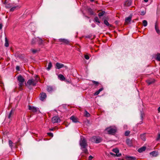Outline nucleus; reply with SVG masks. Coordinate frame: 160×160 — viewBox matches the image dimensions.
Returning <instances> with one entry per match:
<instances>
[{
  "label": "nucleus",
  "instance_id": "nucleus-21",
  "mask_svg": "<svg viewBox=\"0 0 160 160\" xmlns=\"http://www.w3.org/2000/svg\"><path fill=\"white\" fill-rule=\"evenodd\" d=\"M58 77L62 81L64 80L65 79V78L62 74L59 75L58 76Z\"/></svg>",
  "mask_w": 160,
  "mask_h": 160
},
{
  "label": "nucleus",
  "instance_id": "nucleus-9",
  "mask_svg": "<svg viewBox=\"0 0 160 160\" xmlns=\"http://www.w3.org/2000/svg\"><path fill=\"white\" fill-rule=\"evenodd\" d=\"M132 1L131 0H127L124 3V6L125 7H129L131 5Z\"/></svg>",
  "mask_w": 160,
  "mask_h": 160
},
{
  "label": "nucleus",
  "instance_id": "nucleus-42",
  "mask_svg": "<svg viewBox=\"0 0 160 160\" xmlns=\"http://www.w3.org/2000/svg\"><path fill=\"white\" fill-rule=\"evenodd\" d=\"M94 20L95 21L97 22H98L99 23H100V21L99 20V19L97 17H95L94 18Z\"/></svg>",
  "mask_w": 160,
  "mask_h": 160
},
{
  "label": "nucleus",
  "instance_id": "nucleus-41",
  "mask_svg": "<svg viewBox=\"0 0 160 160\" xmlns=\"http://www.w3.org/2000/svg\"><path fill=\"white\" fill-rule=\"evenodd\" d=\"M143 116H144L143 114L142 113H141V115H140V117L141 118L142 121L140 122V124L142 123L143 122L142 120H143Z\"/></svg>",
  "mask_w": 160,
  "mask_h": 160
},
{
  "label": "nucleus",
  "instance_id": "nucleus-37",
  "mask_svg": "<svg viewBox=\"0 0 160 160\" xmlns=\"http://www.w3.org/2000/svg\"><path fill=\"white\" fill-rule=\"evenodd\" d=\"M85 116L87 117H89L90 116V114L86 110L85 111Z\"/></svg>",
  "mask_w": 160,
  "mask_h": 160
},
{
  "label": "nucleus",
  "instance_id": "nucleus-59",
  "mask_svg": "<svg viewBox=\"0 0 160 160\" xmlns=\"http://www.w3.org/2000/svg\"><path fill=\"white\" fill-rule=\"evenodd\" d=\"M68 82H69L68 81Z\"/></svg>",
  "mask_w": 160,
  "mask_h": 160
},
{
  "label": "nucleus",
  "instance_id": "nucleus-12",
  "mask_svg": "<svg viewBox=\"0 0 160 160\" xmlns=\"http://www.w3.org/2000/svg\"><path fill=\"white\" fill-rule=\"evenodd\" d=\"M132 16L131 15L129 16L128 17L126 18L125 19V24H128L132 19Z\"/></svg>",
  "mask_w": 160,
  "mask_h": 160
},
{
  "label": "nucleus",
  "instance_id": "nucleus-33",
  "mask_svg": "<svg viewBox=\"0 0 160 160\" xmlns=\"http://www.w3.org/2000/svg\"><path fill=\"white\" fill-rule=\"evenodd\" d=\"M156 59L158 61H160V54L159 53H158L156 55Z\"/></svg>",
  "mask_w": 160,
  "mask_h": 160
},
{
  "label": "nucleus",
  "instance_id": "nucleus-45",
  "mask_svg": "<svg viewBox=\"0 0 160 160\" xmlns=\"http://www.w3.org/2000/svg\"><path fill=\"white\" fill-rule=\"evenodd\" d=\"M160 139V133H158V137L157 138L156 140L157 141H158Z\"/></svg>",
  "mask_w": 160,
  "mask_h": 160
},
{
  "label": "nucleus",
  "instance_id": "nucleus-55",
  "mask_svg": "<svg viewBox=\"0 0 160 160\" xmlns=\"http://www.w3.org/2000/svg\"><path fill=\"white\" fill-rule=\"evenodd\" d=\"M144 1L145 2H147L148 1V0H144Z\"/></svg>",
  "mask_w": 160,
  "mask_h": 160
},
{
  "label": "nucleus",
  "instance_id": "nucleus-3",
  "mask_svg": "<svg viewBox=\"0 0 160 160\" xmlns=\"http://www.w3.org/2000/svg\"><path fill=\"white\" fill-rule=\"evenodd\" d=\"M18 80L19 82V89L20 90H22V87L23 85V82L25 81V79L22 75H19L18 77Z\"/></svg>",
  "mask_w": 160,
  "mask_h": 160
},
{
  "label": "nucleus",
  "instance_id": "nucleus-25",
  "mask_svg": "<svg viewBox=\"0 0 160 160\" xmlns=\"http://www.w3.org/2000/svg\"><path fill=\"white\" fill-rule=\"evenodd\" d=\"M37 41V39L35 38H33L32 40V41H31V44H32V45L35 44L36 43Z\"/></svg>",
  "mask_w": 160,
  "mask_h": 160
},
{
  "label": "nucleus",
  "instance_id": "nucleus-1",
  "mask_svg": "<svg viewBox=\"0 0 160 160\" xmlns=\"http://www.w3.org/2000/svg\"><path fill=\"white\" fill-rule=\"evenodd\" d=\"M79 144L81 147V149L86 154H88V152L87 149L88 146L87 140L83 137H81L79 141Z\"/></svg>",
  "mask_w": 160,
  "mask_h": 160
},
{
  "label": "nucleus",
  "instance_id": "nucleus-51",
  "mask_svg": "<svg viewBox=\"0 0 160 160\" xmlns=\"http://www.w3.org/2000/svg\"><path fill=\"white\" fill-rule=\"evenodd\" d=\"M3 25L2 23H0V29L1 30L2 29V27Z\"/></svg>",
  "mask_w": 160,
  "mask_h": 160
},
{
  "label": "nucleus",
  "instance_id": "nucleus-31",
  "mask_svg": "<svg viewBox=\"0 0 160 160\" xmlns=\"http://www.w3.org/2000/svg\"><path fill=\"white\" fill-rule=\"evenodd\" d=\"M112 151L116 153V154H118V153L119 152V150L117 148H114L112 150Z\"/></svg>",
  "mask_w": 160,
  "mask_h": 160
},
{
  "label": "nucleus",
  "instance_id": "nucleus-39",
  "mask_svg": "<svg viewBox=\"0 0 160 160\" xmlns=\"http://www.w3.org/2000/svg\"><path fill=\"white\" fill-rule=\"evenodd\" d=\"M13 144V142H12V141L10 140H9V146L10 147V148H12V144Z\"/></svg>",
  "mask_w": 160,
  "mask_h": 160
},
{
  "label": "nucleus",
  "instance_id": "nucleus-4",
  "mask_svg": "<svg viewBox=\"0 0 160 160\" xmlns=\"http://www.w3.org/2000/svg\"><path fill=\"white\" fill-rule=\"evenodd\" d=\"M92 140L93 142L98 143L102 141V139L99 136H94L92 138Z\"/></svg>",
  "mask_w": 160,
  "mask_h": 160
},
{
  "label": "nucleus",
  "instance_id": "nucleus-10",
  "mask_svg": "<svg viewBox=\"0 0 160 160\" xmlns=\"http://www.w3.org/2000/svg\"><path fill=\"white\" fill-rule=\"evenodd\" d=\"M28 107L29 110H31L32 112H35L38 111V109L36 107H31L29 105H28Z\"/></svg>",
  "mask_w": 160,
  "mask_h": 160
},
{
  "label": "nucleus",
  "instance_id": "nucleus-11",
  "mask_svg": "<svg viewBox=\"0 0 160 160\" xmlns=\"http://www.w3.org/2000/svg\"><path fill=\"white\" fill-rule=\"evenodd\" d=\"M70 119L74 123H77L79 122L78 118L74 116H71L70 118Z\"/></svg>",
  "mask_w": 160,
  "mask_h": 160
},
{
  "label": "nucleus",
  "instance_id": "nucleus-53",
  "mask_svg": "<svg viewBox=\"0 0 160 160\" xmlns=\"http://www.w3.org/2000/svg\"><path fill=\"white\" fill-rule=\"evenodd\" d=\"M158 111L159 112H160V106L158 108Z\"/></svg>",
  "mask_w": 160,
  "mask_h": 160
},
{
  "label": "nucleus",
  "instance_id": "nucleus-5",
  "mask_svg": "<svg viewBox=\"0 0 160 160\" xmlns=\"http://www.w3.org/2000/svg\"><path fill=\"white\" fill-rule=\"evenodd\" d=\"M106 130L107 131L108 134L112 135H114L117 131L116 129L112 128H107Z\"/></svg>",
  "mask_w": 160,
  "mask_h": 160
},
{
  "label": "nucleus",
  "instance_id": "nucleus-38",
  "mask_svg": "<svg viewBox=\"0 0 160 160\" xmlns=\"http://www.w3.org/2000/svg\"><path fill=\"white\" fill-rule=\"evenodd\" d=\"M43 40L41 38H39L38 41V43L39 45H42L43 43Z\"/></svg>",
  "mask_w": 160,
  "mask_h": 160
},
{
  "label": "nucleus",
  "instance_id": "nucleus-36",
  "mask_svg": "<svg viewBox=\"0 0 160 160\" xmlns=\"http://www.w3.org/2000/svg\"><path fill=\"white\" fill-rule=\"evenodd\" d=\"M52 67V64L51 62H49L48 67L47 68V69L48 70H49Z\"/></svg>",
  "mask_w": 160,
  "mask_h": 160
},
{
  "label": "nucleus",
  "instance_id": "nucleus-24",
  "mask_svg": "<svg viewBox=\"0 0 160 160\" xmlns=\"http://www.w3.org/2000/svg\"><path fill=\"white\" fill-rule=\"evenodd\" d=\"M20 7H19L18 6H16L13 7L12 8L10 9V11L11 12H13V11L15 10L17 8H19Z\"/></svg>",
  "mask_w": 160,
  "mask_h": 160
},
{
  "label": "nucleus",
  "instance_id": "nucleus-6",
  "mask_svg": "<svg viewBox=\"0 0 160 160\" xmlns=\"http://www.w3.org/2000/svg\"><path fill=\"white\" fill-rule=\"evenodd\" d=\"M58 42H61V43L62 44H64L65 45H69L70 44V42L67 39H64V38H61L59 39L58 40Z\"/></svg>",
  "mask_w": 160,
  "mask_h": 160
},
{
  "label": "nucleus",
  "instance_id": "nucleus-49",
  "mask_svg": "<svg viewBox=\"0 0 160 160\" xmlns=\"http://www.w3.org/2000/svg\"><path fill=\"white\" fill-rule=\"evenodd\" d=\"M16 69L17 71H19L20 70V67L19 66H17L16 67Z\"/></svg>",
  "mask_w": 160,
  "mask_h": 160
},
{
  "label": "nucleus",
  "instance_id": "nucleus-46",
  "mask_svg": "<svg viewBox=\"0 0 160 160\" xmlns=\"http://www.w3.org/2000/svg\"><path fill=\"white\" fill-rule=\"evenodd\" d=\"M47 134L48 136H50V137H53V133H51V132H48V133H47Z\"/></svg>",
  "mask_w": 160,
  "mask_h": 160
},
{
  "label": "nucleus",
  "instance_id": "nucleus-7",
  "mask_svg": "<svg viewBox=\"0 0 160 160\" xmlns=\"http://www.w3.org/2000/svg\"><path fill=\"white\" fill-rule=\"evenodd\" d=\"M52 121L53 123H55L60 122V119L58 116H55L52 118Z\"/></svg>",
  "mask_w": 160,
  "mask_h": 160
},
{
  "label": "nucleus",
  "instance_id": "nucleus-16",
  "mask_svg": "<svg viewBox=\"0 0 160 160\" xmlns=\"http://www.w3.org/2000/svg\"><path fill=\"white\" fill-rule=\"evenodd\" d=\"M146 149V147L145 146H143L139 148L138 151L139 152H142L145 151Z\"/></svg>",
  "mask_w": 160,
  "mask_h": 160
},
{
  "label": "nucleus",
  "instance_id": "nucleus-61",
  "mask_svg": "<svg viewBox=\"0 0 160 160\" xmlns=\"http://www.w3.org/2000/svg\"><path fill=\"white\" fill-rule=\"evenodd\" d=\"M1 20V18H0V20Z\"/></svg>",
  "mask_w": 160,
  "mask_h": 160
},
{
  "label": "nucleus",
  "instance_id": "nucleus-29",
  "mask_svg": "<svg viewBox=\"0 0 160 160\" xmlns=\"http://www.w3.org/2000/svg\"><path fill=\"white\" fill-rule=\"evenodd\" d=\"M92 82L96 86H98L100 84L98 82L94 80L92 81Z\"/></svg>",
  "mask_w": 160,
  "mask_h": 160
},
{
  "label": "nucleus",
  "instance_id": "nucleus-30",
  "mask_svg": "<svg viewBox=\"0 0 160 160\" xmlns=\"http://www.w3.org/2000/svg\"><path fill=\"white\" fill-rule=\"evenodd\" d=\"M140 137L142 139L143 141H145L146 140V138L145 134H141L140 135Z\"/></svg>",
  "mask_w": 160,
  "mask_h": 160
},
{
  "label": "nucleus",
  "instance_id": "nucleus-44",
  "mask_svg": "<svg viewBox=\"0 0 160 160\" xmlns=\"http://www.w3.org/2000/svg\"><path fill=\"white\" fill-rule=\"evenodd\" d=\"M146 13V12L144 11H142L140 13V15H144Z\"/></svg>",
  "mask_w": 160,
  "mask_h": 160
},
{
  "label": "nucleus",
  "instance_id": "nucleus-18",
  "mask_svg": "<svg viewBox=\"0 0 160 160\" xmlns=\"http://www.w3.org/2000/svg\"><path fill=\"white\" fill-rule=\"evenodd\" d=\"M126 159L127 160H135L136 158L134 157L127 156L126 157Z\"/></svg>",
  "mask_w": 160,
  "mask_h": 160
},
{
  "label": "nucleus",
  "instance_id": "nucleus-8",
  "mask_svg": "<svg viewBox=\"0 0 160 160\" xmlns=\"http://www.w3.org/2000/svg\"><path fill=\"white\" fill-rule=\"evenodd\" d=\"M47 95L46 93L42 92L40 94V99L42 101H43L46 98Z\"/></svg>",
  "mask_w": 160,
  "mask_h": 160
},
{
  "label": "nucleus",
  "instance_id": "nucleus-40",
  "mask_svg": "<svg viewBox=\"0 0 160 160\" xmlns=\"http://www.w3.org/2000/svg\"><path fill=\"white\" fill-rule=\"evenodd\" d=\"M142 24L144 27H146L147 25V22L146 20H144L142 22Z\"/></svg>",
  "mask_w": 160,
  "mask_h": 160
},
{
  "label": "nucleus",
  "instance_id": "nucleus-32",
  "mask_svg": "<svg viewBox=\"0 0 160 160\" xmlns=\"http://www.w3.org/2000/svg\"><path fill=\"white\" fill-rule=\"evenodd\" d=\"M31 51H32V52L34 54V53H36L37 52H39V51H40V49H38V50H36V49H31Z\"/></svg>",
  "mask_w": 160,
  "mask_h": 160
},
{
  "label": "nucleus",
  "instance_id": "nucleus-17",
  "mask_svg": "<svg viewBox=\"0 0 160 160\" xmlns=\"http://www.w3.org/2000/svg\"><path fill=\"white\" fill-rule=\"evenodd\" d=\"M127 144L129 146H131L132 145V142L131 140L130 139H127L126 140Z\"/></svg>",
  "mask_w": 160,
  "mask_h": 160
},
{
  "label": "nucleus",
  "instance_id": "nucleus-28",
  "mask_svg": "<svg viewBox=\"0 0 160 160\" xmlns=\"http://www.w3.org/2000/svg\"><path fill=\"white\" fill-rule=\"evenodd\" d=\"M105 12L104 11H102L98 13V16L100 18L101 16H103L105 13Z\"/></svg>",
  "mask_w": 160,
  "mask_h": 160
},
{
  "label": "nucleus",
  "instance_id": "nucleus-22",
  "mask_svg": "<svg viewBox=\"0 0 160 160\" xmlns=\"http://www.w3.org/2000/svg\"><path fill=\"white\" fill-rule=\"evenodd\" d=\"M150 154L151 155H152L153 156H154V157H156L157 155V153L155 151H153L151 152L150 153Z\"/></svg>",
  "mask_w": 160,
  "mask_h": 160
},
{
  "label": "nucleus",
  "instance_id": "nucleus-56",
  "mask_svg": "<svg viewBox=\"0 0 160 160\" xmlns=\"http://www.w3.org/2000/svg\"><path fill=\"white\" fill-rule=\"evenodd\" d=\"M50 130L53 131L54 130L53 128H50Z\"/></svg>",
  "mask_w": 160,
  "mask_h": 160
},
{
  "label": "nucleus",
  "instance_id": "nucleus-57",
  "mask_svg": "<svg viewBox=\"0 0 160 160\" xmlns=\"http://www.w3.org/2000/svg\"><path fill=\"white\" fill-rule=\"evenodd\" d=\"M90 0L92 2H93L94 1V0Z\"/></svg>",
  "mask_w": 160,
  "mask_h": 160
},
{
  "label": "nucleus",
  "instance_id": "nucleus-52",
  "mask_svg": "<svg viewBox=\"0 0 160 160\" xmlns=\"http://www.w3.org/2000/svg\"><path fill=\"white\" fill-rule=\"evenodd\" d=\"M91 37V36L89 35L86 36V38H90Z\"/></svg>",
  "mask_w": 160,
  "mask_h": 160
},
{
  "label": "nucleus",
  "instance_id": "nucleus-2",
  "mask_svg": "<svg viewBox=\"0 0 160 160\" xmlns=\"http://www.w3.org/2000/svg\"><path fill=\"white\" fill-rule=\"evenodd\" d=\"M35 79H29L27 82L26 85L28 86H29L31 85H32L33 86H35L36 85L37 83L39 81L40 78L38 75H36L35 77Z\"/></svg>",
  "mask_w": 160,
  "mask_h": 160
},
{
  "label": "nucleus",
  "instance_id": "nucleus-35",
  "mask_svg": "<svg viewBox=\"0 0 160 160\" xmlns=\"http://www.w3.org/2000/svg\"><path fill=\"white\" fill-rule=\"evenodd\" d=\"M110 155H112V156H116L118 157H120L121 155V153H119V154H115L112 152H110Z\"/></svg>",
  "mask_w": 160,
  "mask_h": 160
},
{
  "label": "nucleus",
  "instance_id": "nucleus-47",
  "mask_svg": "<svg viewBox=\"0 0 160 160\" xmlns=\"http://www.w3.org/2000/svg\"><path fill=\"white\" fill-rule=\"evenodd\" d=\"M84 58L86 59L87 60H88L89 58V56L87 55H85Z\"/></svg>",
  "mask_w": 160,
  "mask_h": 160
},
{
  "label": "nucleus",
  "instance_id": "nucleus-34",
  "mask_svg": "<svg viewBox=\"0 0 160 160\" xmlns=\"http://www.w3.org/2000/svg\"><path fill=\"white\" fill-rule=\"evenodd\" d=\"M146 82L149 85H150L154 82V81H151L150 80H148L146 81Z\"/></svg>",
  "mask_w": 160,
  "mask_h": 160
},
{
  "label": "nucleus",
  "instance_id": "nucleus-54",
  "mask_svg": "<svg viewBox=\"0 0 160 160\" xmlns=\"http://www.w3.org/2000/svg\"><path fill=\"white\" fill-rule=\"evenodd\" d=\"M118 160H125L123 159L122 158H120L118 159Z\"/></svg>",
  "mask_w": 160,
  "mask_h": 160
},
{
  "label": "nucleus",
  "instance_id": "nucleus-26",
  "mask_svg": "<svg viewBox=\"0 0 160 160\" xmlns=\"http://www.w3.org/2000/svg\"><path fill=\"white\" fill-rule=\"evenodd\" d=\"M88 11L91 15H93L94 14V12L91 8H88Z\"/></svg>",
  "mask_w": 160,
  "mask_h": 160
},
{
  "label": "nucleus",
  "instance_id": "nucleus-15",
  "mask_svg": "<svg viewBox=\"0 0 160 160\" xmlns=\"http://www.w3.org/2000/svg\"><path fill=\"white\" fill-rule=\"evenodd\" d=\"M14 111L15 109H13L11 110L8 116V118H10L12 117V116L13 115Z\"/></svg>",
  "mask_w": 160,
  "mask_h": 160
},
{
  "label": "nucleus",
  "instance_id": "nucleus-14",
  "mask_svg": "<svg viewBox=\"0 0 160 160\" xmlns=\"http://www.w3.org/2000/svg\"><path fill=\"white\" fill-rule=\"evenodd\" d=\"M155 29L157 33L159 35H160V30L159 29L158 27V26L157 22H156L155 23Z\"/></svg>",
  "mask_w": 160,
  "mask_h": 160
},
{
  "label": "nucleus",
  "instance_id": "nucleus-20",
  "mask_svg": "<svg viewBox=\"0 0 160 160\" xmlns=\"http://www.w3.org/2000/svg\"><path fill=\"white\" fill-rule=\"evenodd\" d=\"M47 90L48 92H51L53 90V88L52 86H48L47 88Z\"/></svg>",
  "mask_w": 160,
  "mask_h": 160
},
{
  "label": "nucleus",
  "instance_id": "nucleus-13",
  "mask_svg": "<svg viewBox=\"0 0 160 160\" xmlns=\"http://www.w3.org/2000/svg\"><path fill=\"white\" fill-rule=\"evenodd\" d=\"M56 66L57 67V68L58 69L64 67V64L60 63L59 62L56 63Z\"/></svg>",
  "mask_w": 160,
  "mask_h": 160
},
{
  "label": "nucleus",
  "instance_id": "nucleus-50",
  "mask_svg": "<svg viewBox=\"0 0 160 160\" xmlns=\"http://www.w3.org/2000/svg\"><path fill=\"white\" fill-rule=\"evenodd\" d=\"M92 158L93 157L91 155H90L88 157V160H91L92 159Z\"/></svg>",
  "mask_w": 160,
  "mask_h": 160
},
{
  "label": "nucleus",
  "instance_id": "nucleus-60",
  "mask_svg": "<svg viewBox=\"0 0 160 160\" xmlns=\"http://www.w3.org/2000/svg\"><path fill=\"white\" fill-rule=\"evenodd\" d=\"M68 82H69L68 81Z\"/></svg>",
  "mask_w": 160,
  "mask_h": 160
},
{
  "label": "nucleus",
  "instance_id": "nucleus-58",
  "mask_svg": "<svg viewBox=\"0 0 160 160\" xmlns=\"http://www.w3.org/2000/svg\"><path fill=\"white\" fill-rule=\"evenodd\" d=\"M5 0V1L4 2H3V3H4V4H6V0Z\"/></svg>",
  "mask_w": 160,
  "mask_h": 160
},
{
  "label": "nucleus",
  "instance_id": "nucleus-27",
  "mask_svg": "<svg viewBox=\"0 0 160 160\" xmlns=\"http://www.w3.org/2000/svg\"><path fill=\"white\" fill-rule=\"evenodd\" d=\"M5 46L6 47H8L9 46L8 41L6 37L5 38Z\"/></svg>",
  "mask_w": 160,
  "mask_h": 160
},
{
  "label": "nucleus",
  "instance_id": "nucleus-43",
  "mask_svg": "<svg viewBox=\"0 0 160 160\" xmlns=\"http://www.w3.org/2000/svg\"><path fill=\"white\" fill-rule=\"evenodd\" d=\"M130 132L129 131H126L125 133V136H128Z\"/></svg>",
  "mask_w": 160,
  "mask_h": 160
},
{
  "label": "nucleus",
  "instance_id": "nucleus-23",
  "mask_svg": "<svg viewBox=\"0 0 160 160\" xmlns=\"http://www.w3.org/2000/svg\"><path fill=\"white\" fill-rule=\"evenodd\" d=\"M104 23L108 26L110 27H111L112 26V25L109 23L105 19L104 20Z\"/></svg>",
  "mask_w": 160,
  "mask_h": 160
},
{
  "label": "nucleus",
  "instance_id": "nucleus-19",
  "mask_svg": "<svg viewBox=\"0 0 160 160\" xmlns=\"http://www.w3.org/2000/svg\"><path fill=\"white\" fill-rule=\"evenodd\" d=\"M103 90V88H100L98 91L94 93V95H98L99 93L102 91Z\"/></svg>",
  "mask_w": 160,
  "mask_h": 160
},
{
  "label": "nucleus",
  "instance_id": "nucleus-48",
  "mask_svg": "<svg viewBox=\"0 0 160 160\" xmlns=\"http://www.w3.org/2000/svg\"><path fill=\"white\" fill-rule=\"evenodd\" d=\"M6 7L8 8H10L11 7V4H7L6 5Z\"/></svg>",
  "mask_w": 160,
  "mask_h": 160
}]
</instances>
